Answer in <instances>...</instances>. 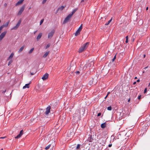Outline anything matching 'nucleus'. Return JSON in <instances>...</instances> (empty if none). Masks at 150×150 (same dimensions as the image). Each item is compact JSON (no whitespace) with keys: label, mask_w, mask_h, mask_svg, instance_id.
<instances>
[{"label":"nucleus","mask_w":150,"mask_h":150,"mask_svg":"<svg viewBox=\"0 0 150 150\" xmlns=\"http://www.w3.org/2000/svg\"><path fill=\"white\" fill-rule=\"evenodd\" d=\"M89 42H87L84 44L79 49L78 51L79 53H81L84 51L86 49H87V47L89 45Z\"/></svg>","instance_id":"1"},{"label":"nucleus","mask_w":150,"mask_h":150,"mask_svg":"<svg viewBox=\"0 0 150 150\" xmlns=\"http://www.w3.org/2000/svg\"><path fill=\"white\" fill-rule=\"evenodd\" d=\"M72 16H71V15L69 14L65 19L64 21L63 22V23L64 24L67 22H69L70 19L71 18Z\"/></svg>","instance_id":"2"},{"label":"nucleus","mask_w":150,"mask_h":150,"mask_svg":"<svg viewBox=\"0 0 150 150\" xmlns=\"http://www.w3.org/2000/svg\"><path fill=\"white\" fill-rule=\"evenodd\" d=\"M55 32V30H53L50 32L48 34V38L49 39L51 38L53 36Z\"/></svg>","instance_id":"3"},{"label":"nucleus","mask_w":150,"mask_h":150,"mask_svg":"<svg viewBox=\"0 0 150 150\" xmlns=\"http://www.w3.org/2000/svg\"><path fill=\"white\" fill-rule=\"evenodd\" d=\"M21 21L20 20H19L18 21V23L16 24V25L13 27L11 29V30H16L20 26L21 23Z\"/></svg>","instance_id":"4"},{"label":"nucleus","mask_w":150,"mask_h":150,"mask_svg":"<svg viewBox=\"0 0 150 150\" xmlns=\"http://www.w3.org/2000/svg\"><path fill=\"white\" fill-rule=\"evenodd\" d=\"M6 33L7 32L6 31H5L1 33L0 35V41H1L4 38Z\"/></svg>","instance_id":"5"},{"label":"nucleus","mask_w":150,"mask_h":150,"mask_svg":"<svg viewBox=\"0 0 150 150\" xmlns=\"http://www.w3.org/2000/svg\"><path fill=\"white\" fill-rule=\"evenodd\" d=\"M25 8V5H23L21 7L19 11H18V15H20L22 13L24 9Z\"/></svg>","instance_id":"6"},{"label":"nucleus","mask_w":150,"mask_h":150,"mask_svg":"<svg viewBox=\"0 0 150 150\" xmlns=\"http://www.w3.org/2000/svg\"><path fill=\"white\" fill-rule=\"evenodd\" d=\"M94 63L93 61H89L88 64H86V66L88 68H89L90 67H91L92 65H93Z\"/></svg>","instance_id":"7"},{"label":"nucleus","mask_w":150,"mask_h":150,"mask_svg":"<svg viewBox=\"0 0 150 150\" xmlns=\"http://www.w3.org/2000/svg\"><path fill=\"white\" fill-rule=\"evenodd\" d=\"M51 107L50 106H48L46 108V111L45 112V114L48 115L50 112Z\"/></svg>","instance_id":"8"},{"label":"nucleus","mask_w":150,"mask_h":150,"mask_svg":"<svg viewBox=\"0 0 150 150\" xmlns=\"http://www.w3.org/2000/svg\"><path fill=\"white\" fill-rule=\"evenodd\" d=\"M48 76L49 74L46 73L43 75L42 79L43 80H46L48 78Z\"/></svg>","instance_id":"9"},{"label":"nucleus","mask_w":150,"mask_h":150,"mask_svg":"<svg viewBox=\"0 0 150 150\" xmlns=\"http://www.w3.org/2000/svg\"><path fill=\"white\" fill-rule=\"evenodd\" d=\"M23 130H21L20 132V133L16 137H15L16 139H18L20 138L23 134Z\"/></svg>","instance_id":"10"},{"label":"nucleus","mask_w":150,"mask_h":150,"mask_svg":"<svg viewBox=\"0 0 150 150\" xmlns=\"http://www.w3.org/2000/svg\"><path fill=\"white\" fill-rule=\"evenodd\" d=\"M24 0H19L15 4L16 6L21 4L23 2Z\"/></svg>","instance_id":"11"},{"label":"nucleus","mask_w":150,"mask_h":150,"mask_svg":"<svg viewBox=\"0 0 150 150\" xmlns=\"http://www.w3.org/2000/svg\"><path fill=\"white\" fill-rule=\"evenodd\" d=\"M42 35V33H40L38 34L36 38V39L37 41L39 40H40V39L41 38Z\"/></svg>","instance_id":"12"},{"label":"nucleus","mask_w":150,"mask_h":150,"mask_svg":"<svg viewBox=\"0 0 150 150\" xmlns=\"http://www.w3.org/2000/svg\"><path fill=\"white\" fill-rule=\"evenodd\" d=\"M31 83V82L29 83L26 84L23 87V88L24 89L26 88H29V84Z\"/></svg>","instance_id":"13"},{"label":"nucleus","mask_w":150,"mask_h":150,"mask_svg":"<svg viewBox=\"0 0 150 150\" xmlns=\"http://www.w3.org/2000/svg\"><path fill=\"white\" fill-rule=\"evenodd\" d=\"M14 55V53L13 52H12L11 54H10V56H9V57H8L7 60H9L10 59H11L13 58Z\"/></svg>","instance_id":"14"},{"label":"nucleus","mask_w":150,"mask_h":150,"mask_svg":"<svg viewBox=\"0 0 150 150\" xmlns=\"http://www.w3.org/2000/svg\"><path fill=\"white\" fill-rule=\"evenodd\" d=\"M87 0H81L80 2V4L81 5H84L86 2Z\"/></svg>","instance_id":"15"},{"label":"nucleus","mask_w":150,"mask_h":150,"mask_svg":"<svg viewBox=\"0 0 150 150\" xmlns=\"http://www.w3.org/2000/svg\"><path fill=\"white\" fill-rule=\"evenodd\" d=\"M50 52L49 51H47V52L46 53H45V54L43 55V57L44 58H45L46 57L47 55L49 54Z\"/></svg>","instance_id":"16"},{"label":"nucleus","mask_w":150,"mask_h":150,"mask_svg":"<svg viewBox=\"0 0 150 150\" xmlns=\"http://www.w3.org/2000/svg\"><path fill=\"white\" fill-rule=\"evenodd\" d=\"M77 9L75 8L73 10L72 12L69 14L70 15H71V16H72L73 15L75 12L77 11Z\"/></svg>","instance_id":"17"},{"label":"nucleus","mask_w":150,"mask_h":150,"mask_svg":"<svg viewBox=\"0 0 150 150\" xmlns=\"http://www.w3.org/2000/svg\"><path fill=\"white\" fill-rule=\"evenodd\" d=\"M80 31L78 29L75 34V35L76 36L78 35H79L80 33Z\"/></svg>","instance_id":"18"},{"label":"nucleus","mask_w":150,"mask_h":150,"mask_svg":"<svg viewBox=\"0 0 150 150\" xmlns=\"http://www.w3.org/2000/svg\"><path fill=\"white\" fill-rule=\"evenodd\" d=\"M25 47V46L23 45L22 47H21V48L19 50H18V52H21L24 49V48Z\"/></svg>","instance_id":"19"},{"label":"nucleus","mask_w":150,"mask_h":150,"mask_svg":"<svg viewBox=\"0 0 150 150\" xmlns=\"http://www.w3.org/2000/svg\"><path fill=\"white\" fill-rule=\"evenodd\" d=\"M65 6H62L61 7L58 8V10H59L60 11H62L63 10L64 7H65Z\"/></svg>","instance_id":"20"},{"label":"nucleus","mask_w":150,"mask_h":150,"mask_svg":"<svg viewBox=\"0 0 150 150\" xmlns=\"http://www.w3.org/2000/svg\"><path fill=\"white\" fill-rule=\"evenodd\" d=\"M106 126V124L105 123L102 124L101 125V127L102 128H104Z\"/></svg>","instance_id":"21"},{"label":"nucleus","mask_w":150,"mask_h":150,"mask_svg":"<svg viewBox=\"0 0 150 150\" xmlns=\"http://www.w3.org/2000/svg\"><path fill=\"white\" fill-rule=\"evenodd\" d=\"M80 145L78 144L75 150H80Z\"/></svg>","instance_id":"22"},{"label":"nucleus","mask_w":150,"mask_h":150,"mask_svg":"<svg viewBox=\"0 0 150 150\" xmlns=\"http://www.w3.org/2000/svg\"><path fill=\"white\" fill-rule=\"evenodd\" d=\"M83 27V25L82 24H81L80 26L79 27V28L78 29V30H79L81 31V30H82V29Z\"/></svg>","instance_id":"23"},{"label":"nucleus","mask_w":150,"mask_h":150,"mask_svg":"<svg viewBox=\"0 0 150 150\" xmlns=\"http://www.w3.org/2000/svg\"><path fill=\"white\" fill-rule=\"evenodd\" d=\"M91 136H90V137H88V141L89 142H91L93 140V139L91 138Z\"/></svg>","instance_id":"24"},{"label":"nucleus","mask_w":150,"mask_h":150,"mask_svg":"<svg viewBox=\"0 0 150 150\" xmlns=\"http://www.w3.org/2000/svg\"><path fill=\"white\" fill-rule=\"evenodd\" d=\"M112 20V18H111L110 20H109L108 21V23H106L105 24V25H108L110 23L111 21Z\"/></svg>","instance_id":"25"},{"label":"nucleus","mask_w":150,"mask_h":150,"mask_svg":"<svg viewBox=\"0 0 150 150\" xmlns=\"http://www.w3.org/2000/svg\"><path fill=\"white\" fill-rule=\"evenodd\" d=\"M50 146H51V144H49V145H48V146H46L45 147V149L46 150H47V149H49V148H50Z\"/></svg>","instance_id":"26"},{"label":"nucleus","mask_w":150,"mask_h":150,"mask_svg":"<svg viewBox=\"0 0 150 150\" xmlns=\"http://www.w3.org/2000/svg\"><path fill=\"white\" fill-rule=\"evenodd\" d=\"M34 50V48H32L30 50V51H29V54H31L32 52H33V51Z\"/></svg>","instance_id":"27"},{"label":"nucleus","mask_w":150,"mask_h":150,"mask_svg":"<svg viewBox=\"0 0 150 150\" xmlns=\"http://www.w3.org/2000/svg\"><path fill=\"white\" fill-rule=\"evenodd\" d=\"M118 114H120V118H121V117L123 116V113H122V112H118Z\"/></svg>","instance_id":"28"},{"label":"nucleus","mask_w":150,"mask_h":150,"mask_svg":"<svg viewBox=\"0 0 150 150\" xmlns=\"http://www.w3.org/2000/svg\"><path fill=\"white\" fill-rule=\"evenodd\" d=\"M94 79H92V80H91L89 82V83L91 84V83H92V84H96V83L94 82V83H93V82L94 81Z\"/></svg>","instance_id":"29"},{"label":"nucleus","mask_w":150,"mask_h":150,"mask_svg":"<svg viewBox=\"0 0 150 150\" xmlns=\"http://www.w3.org/2000/svg\"><path fill=\"white\" fill-rule=\"evenodd\" d=\"M13 62V60H12L11 59V60L9 61V62H8V66H9Z\"/></svg>","instance_id":"30"},{"label":"nucleus","mask_w":150,"mask_h":150,"mask_svg":"<svg viewBox=\"0 0 150 150\" xmlns=\"http://www.w3.org/2000/svg\"><path fill=\"white\" fill-rule=\"evenodd\" d=\"M126 43H127L128 42V36H127L126 37Z\"/></svg>","instance_id":"31"},{"label":"nucleus","mask_w":150,"mask_h":150,"mask_svg":"<svg viewBox=\"0 0 150 150\" xmlns=\"http://www.w3.org/2000/svg\"><path fill=\"white\" fill-rule=\"evenodd\" d=\"M87 68H88L87 67V66H86V64H85V65L83 67V69H84V70H85Z\"/></svg>","instance_id":"32"},{"label":"nucleus","mask_w":150,"mask_h":150,"mask_svg":"<svg viewBox=\"0 0 150 150\" xmlns=\"http://www.w3.org/2000/svg\"><path fill=\"white\" fill-rule=\"evenodd\" d=\"M107 109L109 110H112V108L111 106L108 107L107 108Z\"/></svg>","instance_id":"33"},{"label":"nucleus","mask_w":150,"mask_h":150,"mask_svg":"<svg viewBox=\"0 0 150 150\" xmlns=\"http://www.w3.org/2000/svg\"><path fill=\"white\" fill-rule=\"evenodd\" d=\"M116 55H115L114 56L113 58L112 59V62H113V61L115 60V59H116Z\"/></svg>","instance_id":"34"},{"label":"nucleus","mask_w":150,"mask_h":150,"mask_svg":"<svg viewBox=\"0 0 150 150\" xmlns=\"http://www.w3.org/2000/svg\"><path fill=\"white\" fill-rule=\"evenodd\" d=\"M50 46V44H48V45H47V46L46 47V48H45L46 49H47V48H48Z\"/></svg>","instance_id":"35"},{"label":"nucleus","mask_w":150,"mask_h":150,"mask_svg":"<svg viewBox=\"0 0 150 150\" xmlns=\"http://www.w3.org/2000/svg\"><path fill=\"white\" fill-rule=\"evenodd\" d=\"M132 132V131H130L128 132L126 134V135H127V134H129V133L131 134Z\"/></svg>","instance_id":"36"},{"label":"nucleus","mask_w":150,"mask_h":150,"mask_svg":"<svg viewBox=\"0 0 150 150\" xmlns=\"http://www.w3.org/2000/svg\"><path fill=\"white\" fill-rule=\"evenodd\" d=\"M43 19L41 20L40 21V24L41 25L43 22Z\"/></svg>","instance_id":"37"},{"label":"nucleus","mask_w":150,"mask_h":150,"mask_svg":"<svg viewBox=\"0 0 150 150\" xmlns=\"http://www.w3.org/2000/svg\"><path fill=\"white\" fill-rule=\"evenodd\" d=\"M146 92H147V88H146L144 89V93H146Z\"/></svg>","instance_id":"38"},{"label":"nucleus","mask_w":150,"mask_h":150,"mask_svg":"<svg viewBox=\"0 0 150 150\" xmlns=\"http://www.w3.org/2000/svg\"><path fill=\"white\" fill-rule=\"evenodd\" d=\"M47 0H43L42 2V4H45Z\"/></svg>","instance_id":"39"},{"label":"nucleus","mask_w":150,"mask_h":150,"mask_svg":"<svg viewBox=\"0 0 150 150\" xmlns=\"http://www.w3.org/2000/svg\"><path fill=\"white\" fill-rule=\"evenodd\" d=\"M141 95H140V96H139L138 97V98L139 100L140 99H141Z\"/></svg>","instance_id":"40"},{"label":"nucleus","mask_w":150,"mask_h":150,"mask_svg":"<svg viewBox=\"0 0 150 150\" xmlns=\"http://www.w3.org/2000/svg\"><path fill=\"white\" fill-rule=\"evenodd\" d=\"M101 115V113H98V114L97 115V116L98 117L99 116Z\"/></svg>","instance_id":"41"},{"label":"nucleus","mask_w":150,"mask_h":150,"mask_svg":"<svg viewBox=\"0 0 150 150\" xmlns=\"http://www.w3.org/2000/svg\"><path fill=\"white\" fill-rule=\"evenodd\" d=\"M76 73L77 74H79L80 73V72L79 71H77L76 72Z\"/></svg>","instance_id":"42"},{"label":"nucleus","mask_w":150,"mask_h":150,"mask_svg":"<svg viewBox=\"0 0 150 150\" xmlns=\"http://www.w3.org/2000/svg\"><path fill=\"white\" fill-rule=\"evenodd\" d=\"M35 73H33V72H30V74L31 75H34Z\"/></svg>","instance_id":"43"},{"label":"nucleus","mask_w":150,"mask_h":150,"mask_svg":"<svg viewBox=\"0 0 150 150\" xmlns=\"http://www.w3.org/2000/svg\"><path fill=\"white\" fill-rule=\"evenodd\" d=\"M112 146V144H110L108 145V146L109 147H111Z\"/></svg>","instance_id":"44"},{"label":"nucleus","mask_w":150,"mask_h":150,"mask_svg":"<svg viewBox=\"0 0 150 150\" xmlns=\"http://www.w3.org/2000/svg\"><path fill=\"white\" fill-rule=\"evenodd\" d=\"M6 138V137H0V139H4V138Z\"/></svg>","instance_id":"45"},{"label":"nucleus","mask_w":150,"mask_h":150,"mask_svg":"<svg viewBox=\"0 0 150 150\" xmlns=\"http://www.w3.org/2000/svg\"><path fill=\"white\" fill-rule=\"evenodd\" d=\"M140 81V80L139 79H138L137 81V82H139Z\"/></svg>","instance_id":"46"},{"label":"nucleus","mask_w":150,"mask_h":150,"mask_svg":"<svg viewBox=\"0 0 150 150\" xmlns=\"http://www.w3.org/2000/svg\"><path fill=\"white\" fill-rule=\"evenodd\" d=\"M108 95H107L105 97V99L108 97Z\"/></svg>","instance_id":"47"},{"label":"nucleus","mask_w":150,"mask_h":150,"mask_svg":"<svg viewBox=\"0 0 150 150\" xmlns=\"http://www.w3.org/2000/svg\"><path fill=\"white\" fill-rule=\"evenodd\" d=\"M136 83V82L135 81V82H134L133 83V84L134 85V84H135Z\"/></svg>","instance_id":"48"},{"label":"nucleus","mask_w":150,"mask_h":150,"mask_svg":"<svg viewBox=\"0 0 150 150\" xmlns=\"http://www.w3.org/2000/svg\"><path fill=\"white\" fill-rule=\"evenodd\" d=\"M148 8H149L148 7H147L146 8V10H148Z\"/></svg>","instance_id":"49"},{"label":"nucleus","mask_w":150,"mask_h":150,"mask_svg":"<svg viewBox=\"0 0 150 150\" xmlns=\"http://www.w3.org/2000/svg\"><path fill=\"white\" fill-rule=\"evenodd\" d=\"M110 93V92H108V93L107 94V95H108H108Z\"/></svg>","instance_id":"50"},{"label":"nucleus","mask_w":150,"mask_h":150,"mask_svg":"<svg viewBox=\"0 0 150 150\" xmlns=\"http://www.w3.org/2000/svg\"><path fill=\"white\" fill-rule=\"evenodd\" d=\"M7 5L5 3L4 4V6H6Z\"/></svg>","instance_id":"51"},{"label":"nucleus","mask_w":150,"mask_h":150,"mask_svg":"<svg viewBox=\"0 0 150 150\" xmlns=\"http://www.w3.org/2000/svg\"><path fill=\"white\" fill-rule=\"evenodd\" d=\"M145 56H146V55H145V54H144V58H145Z\"/></svg>","instance_id":"52"},{"label":"nucleus","mask_w":150,"mask_h":150,"mask_svg":"<svg viewBox=\"0 0 150 150\" xmlns=\"http://www.w3.org/2000/svg\"><path fill=\"white\" fill-rule=\"evenodd\" d=\"M137 79V77H135V78H134V79Z\"/></svg>","instance_id":"53"},{"label":"nucleus","mask_w":150,"mask_h":150,"mask_svg":"<svg viewBox=\"0 0 150 150\" xmlns=\"http://www.w3.org/2000/svg\"><path fill=\"white\" fill-rule=\"evenodd\" d=\"M59 10H58V9L57 10V11L56 13H57V12H58V11H59Z\"/></svg>","instance_id":"54"},{"label":"nucleus","mask_w":150,"mask_h":150,"mask_svg":"<svg viewBox=\"0 0 150 150\" xmlns=\"http://www.w3.org/2000/svg\"><path fill=\"white\" fill-rule=\"evenodd\" d=\"M145 67V68H144V69H146V68H147V67Z\"/></svg>","instance_id":"55"},{"label":"nucleus","mask_w":150,"mask_h":150,"mask_svg":"<svg viewBox=\"0 0 150 150\" xmlns=\"http://www.w3.org/2000/svg\"><path fill=\"white\" fill-rule=\"evenodd\" d=\"M150 86V83H149V85H148V86Z\"/></svg>","instance_id":"56"},{"label":"nucleus","mask_w":150,"mask_h":150,"mask_svg":"<svg viewBox=\"0 0 150 150\" xmlns=\"http://www.w3.org/2000/svg\"><path fill=\"white\" fill-rule=\"evenodd\" d=\"M37 32V31H35L34 33L35 34V33H36V32Z\"/></svg>","instance_id":"57"},{"label":"nucleus","mask_w":150,"mask_h":150,"mask_svg":"<svg viewBox=\"0 0 150 150\" xmlns=\"http://www.w3.org/2000/svg\"><path fill=\"white\" fill-rule=\"evenodd\" d=\"M130 99H129L128 100V101H130Z\"/></svg>","instance_id":"58"},{"label":"nucleus","mask_w":150,"mask_h":150,"mask_svg":"<svg viewBox=\"0 0 150 150\" xmlns=\"http://www.w3.org/2000/svg\"><path fill=\"white\" fill-rule=\"evenodd\" d=\"M0 150H3V149H1Z\"/></svg>","instance_id":"59"},{"label":"nucleus","mask_w":150,"mask_h":150,"mask_svg":"<svg viewBox=\"0 0 150 150\" xmlns=\"http://www.w3.org/2000/svg\"><path fill=\"white\" fill-rule=\"evenodd\" d=\"M1 22V20H0V23Z\"/></svg>","instance_id":"60"}]
</instances>
